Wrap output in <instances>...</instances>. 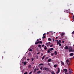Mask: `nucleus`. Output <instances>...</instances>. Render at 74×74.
Listing matches in <instances>:
<instances>
[{"label": "nucleus", "instance_id": "obj_1", "mask_svg": "<svg viewBox=\"0 0 74 74\" xmlns=\"http://www.w3.org/2000/svg\"><path fill=\"white\" fill-rule=\"evenodd\" d=\"M43 70H46L47 72L49 71V68L46 67H44L43 68Z\"/></svg>", "mask_w": 74, "mask_h": 74}, {"label": "nucleus", "instance_id": "obj_2", "mask_svg": "<svg viewBox=\"0 0 74 74\" xmlns=\"http://www.w3.org/2000/svg\"><path fill=\"white\" fill-rule=\"evenodd\" d=\"M53 48L49 49L47 51L48 53H50V51H53Z\"/></svg>", "mask_w": 74, "mask_h": 74}, {"label": "nucleus", "instance_id": "obj_3", "mask_svg": "<svg viewBox=\"0 0 74 74\" xmlns=\"http://www.w3.org/2000/svg\"><path fill=\"white\" fill-rule=\"evenodd\" d=\"M69 52H72V47H70L69 48Z\"/></svg>", "mask_w": 74, "mask_h": 74}, {"label": "nucleus", "instance_id": "obj_4", "mask_svg": "<svg viewBox=\"0 0 74 74\" xmlns=\"http://www.w3.org/2000/svg\"><path fill=\"white\" fill-rule=\"evenodd\" d=\"M58 71L56 73L58 74H59V73H60V68H58Z\"/></svg>", "mask_w": 74, "mask_h": 74}, {"label": "nucleus", "instance_id": "obj_5", "mask_svg": "<svg viewBox=\"0 0 74 74\" xmlns=\"http://www.w3.org/2000/svg\"><path fill=\"white\" fill-rule=\"evenodd\" d=\"M67 71V70L66 69H64L63 70V72L64 73V72H65L64 73H66Z\"/></svg>", "mask_w": 74, "mask_h": 74}, {"label": "nucleus", "instance_id": "obj_6", "mask_svg": "<svg viewBox=\"0 0 74 74\" xmlns=\"http://www.w3.org/2000/svg\"><path fill=\"white\" fill-rule=\"evenodd\" d=\"M31 67H32V64H30L29 65H28V69H30L31 68Z\"/></svg>", "mask_w": 74, "mask_h": 74}, {"label": "nucleus", "instance_id": "obj_7", "mask_svg": "<svg viewBox=\"0 0 74 74\" xmlns=\"http://www.w3.org/2000/svg\"><path fill=\"white\" fill-rule=\"evenodd\" d=\"M50 43V42H49L47 43H46L45 45H47V47H48V46H49V44Z\"/></svg>", "mask_w": 74, "mask_h": 74}, {"label": "nucleus", "instance_id": "obj_8", "mask_svg": "<svg viewBox=\"0 0 74 74\" xmlns=\"http://www.w3.org/2000/svg\"><path fill=\"white\" fill-rule=\"evenodd\" d=\"M28 56H29V57H30V56H32V54L31 53H30V52H29L28 54Z\"/></svg>", "mask_w": 74, "mask_h": 74}, {"label": "nucleus", "instance_id": "obj_9", "mask_svg": "<svg viewBox=\"0 0 74 74\" xmlns=\"http://www.w3.org/2000/svg\"><path fill=\"white\" fill-rule=\"evenodd\" d=\"M62 65L63 66H64V62H63L62 61H60Z\"/></svg>", "mask_w": 74, "mask_h": 74}, {"label": "nucleus", "instance_id": "obj_10", "mask_svg": "<svg viewBox=\"0 0 74 74\" xmlns=\"http://www.w3.org/2000/svg\"><path fill=\"white\" fill-rule=\"evenodd\" d=\"M66 63H67V64H69V60H68V59H67L66 61Z\"/></svg>", "mask_w": 74, "mask_h": 74}, {"label": "nucleus", "instance_id": "obj_11", "mask_svg": "<svg viewBox=\"0 0 74 74\" xmlns=\"http://www.w3.org/2000/svg\"><path fill=\"white\" fill-rule=\"evenodd\" d=\"M73 55H74V54L73 53H72L70 54V56H73Z\"/></svg>", "mask_w": 74, "mask_h": 74}, {"label": "nucleus", "instance_id": "obj_12", "mask_svg": "<svg viewBox=\"0 0 74 74\" xmlns=\"http://www.w3.org/2000/svg\"><path fill=\"white\" fill-rule=\"evenodd\" d=\"M39 43V41L38 42H35V45H37V44H38Z\"/></svg>", "mask_w": 74, "mask_h": 74}, {"label": "nucleus", "instance_id": "obj_13", "mask_svg": "<svg viewBox=\"0 0 74 74\" xmlns=\"http://www.w3.org/2000/svg\"><path fill=\"white\" fill-rule=\"evenodd\" d=\"M64 48L65 49H69V47H68V46H66V47H64Z\"/></svg>", "mask_w": 74, "mask_h": 74}, {"label": "nucleus", "instance_id": "obj_14", "mask_svg": "<svg viewBox=\"0 0 74 74\" xmlns=\"http://www.w3.org/2000/svg\"><path fill=\"white\" fill-rule=\"evenodd\" d=\"M56 41H57V45H59V41L58 40H56Z\"/></svg>", "mask_w": 74, "mask_h": 74}, {"label": "nucleus", "instance_id": "obj_15", "mask_svg": "<svg viewBox=\"0 0 74 74\" xmlns=\"http://www.w3.org/2000/svg\"><path fill=\"white\" fill-rule=\"evenodd\" d=\"M61 36H64V34H65V33H62V34H60Z\"/></svg>", "mask_w": 74, "mask_h": 74}, {"label": "nucleus", "instance_id": "obj_16", "mask_svg": "<svg viewBox=\"0 0 74 74\" xmlns=\"http://www.w3.org/2000/svg\"><path fill=\"white\" fill-rule=\"evenodd\" d=\"M69 73L70 74H71L72 73V72H71V71L70 69L69 70Z\"/></svg>", "mask_w": 74, "mask_h": 74}, {"label": "nucleus", "instance_id": "obj_17", "mask_svg": "<svg viewBox=\"0 0 74 74\" xmlns=\"http://www.w3.org/2000/svg\"><path fill=\"white\" fill-rule=\"evenodd\" d=\"M51 61V59L49 58V60H48V62H50Z\"/></svg>", "mask_w": 74, "mask_h": 74}, {"label": "nucleus", "instance_id": "obj_18", "mask_svg": "<svg viewBox=\"0 0 74 74\" xmlns=\"http://www.w3.org/2000/svg\"><path fill=\"white\" fill-rule=\"evenodd\" d=\"M41 71H38L37 72V74H41Z\"/></svg>", "mask_w": 74, "mask_h": 74}, {"label": "nucleus", "instance_id": "obj_19", "mask_svg": "<svg viewBox=\"0 0 74 74\" xmlns=\"http://www.w3.org/2000/svg\"><path fill=\"white\" fill-rule=\"evenodd\" d=\"M44 49H45V50H47V46H45Z\"/></svg>", "mask_w": 74, "mask_h": 74}, {"label": "nucleus", "instance_id": "obj_20", "mask_svg": "<svg viewBox=\"0 0 74 74\" xmlns=\"http://www.w3.org/2000/svg\"><path fill=\"white\" fill-rule=\"evenodd\" d=\"M39 44H42V41H39Z\"/></svg>", "mask_w": 74, "mask_h": 74}, {"label": "nucleus", "instance_id": "obj_21", "mask_svg": "<svg viewBox=\"0 0 74 74\" xmlns=\"http://www.w3.org/2000/svg\"><path fill=\"white\" fill-rule=\"evenodd\" d=\"M27 63V62H24V66H26V64Z\"/></svg>", "mask_w": 74, "mask_h": 74}, {"label": "nucleus", "instance_id": "obj_22", "mask_svg": "<svg viewBox=\"0 0 74 74\" xmlns=\"http://www.w3.org/2000/svg\"><path fill=\"white\" fill-rule=\"evenodd\" d=\"M48 41H51V38H48Z\"/></svg>", "mask_w": 74, "mask_h": 74}, {"label": "nucleus", "instance_id": "obj_23", "mask_svg": "<svg viewBox=\"0 0 74 74\" xmlns=\"http://www.w3.org/2000/svg\"><path fill=\"white\" fill-rule=\"evenodd\" d=\"M54 54L55 55H57V51H56L54 52Z\"/></svg>", "mask_w": 74, "mask_h": 74}, {"label": "nucleus", "instance_id": "obj_24", "mask_svg": "<svg viewBox=\"0 0 74 74\" xmlns=\"http://www.w3.org/2000/svg\"><path fill=\"white\" fill-rule=\"evenodd\" d=\"M45 56H44L42 57V59H44L45 58Z\"/></svg>", "mask_w": 74, "mask_h": 74}, {"label": "nucleus", "instance_id": "obj_25", "mask_svg": "<svg viewBox=\"0 0 74 74\" xmlns=\"http://www.w3.org/2000/svg\"><path fill=\"white\" fill-rule=\"evenodd\" d=\"M51 73L52 74H55V73H54V72L53 71L51 72Z\"/></svg>", "mask_w": 74, "mask_h": 74}, {"label": "nucleus", "instance_id": "obj_26", "mask_svg": "<svg viewBox=\"0 0 74 74\" xmlns=\"http://www.w3.org/2000/svg\"><path fill=\"white\" fill-rule=\"evenodd\" d=\"M54 55V53H51V56H53V55Z\"/></svg>", "mask_w": 74, "mask_h": 74}, {"label": "nucleus", "instance_id": "obj_27", "mask_svg": "<svg viewBox=\"0 0 74 74\" xmlns=\"http://www.w3.org/2000/svg\"><path fill=\"white\" fill-rule=\"evenodd\" d=\"M56 67H57V65L56 64H55L54 65V67L55 68H56Z\"/></svg>", "mask_w": 74, "mask_h": 74}, {"label": "nucleus", "instance_id": "obj_28", "mask_svg": "<svg viewBox=\"0 0 74 74\" xmlns=\"http://www.w3.org/2000/svg\"><path fill=\"white\" fill-rule=\"evenodd\" d=\"M36 70H37V69H35L34 70V73H36Z\"/></svg>", "mask_w": 74, "mask_h": 74}, {"label": "nucleus", "instance_id": "obj_29", "mask_svg": "<svg viewBox=\"0 0 74 74\" xmlns=\"http://www.w3.org/2000/svg\"><path fill=\"white\" fill-rule=\"evenodd\" d=\"M38 48H40V47H41V45H39L38 46Z\"/></svg>", "mask_w": 74, "mask_h": 74}, {"label": "nucleus", "instance_id": "obj_30", "mask_svg": "<svg viewBox=\"0 0 74 74\" xmlns=\"http://www.w3.org/2000/svg\"><path fill=\"white\" fill-rule=\"evenodd\" d=\"M43 64L41 63L40 64H39L40 66H43Z\"/></svg>", "mask_w": 74, "mask_h": 74}, {"label": "nucleus", "instance_id": "obj_31", "mask_svg": "<svg viewBox=\"0 0 74 74\" xmlns=\"http://www.w3.org/2000/svg\"><path fill=\"white\" fill-rule=\"evenodd\" d=\"M48 59V57H46L45 58V60H46V59Z\"/></svg>", "mask_w": 74, "mask_h": 74}, {"label": "nucleus", "instance_id": "obj_32", "mask_svg": "<svg viewBox=\"0 0 74 74\" xmlns=\"http://www.w3.org/2000/svg\"><path fill=\"white\" fill-rule=\"evenodd\" d=\"M42 38L44 39V38H46V37H45V36H43Z\"/></svg>", "mask_w": 74, "mask_h": 74}, {"label": "nucleus", "instance_id": "obj_33", "mask_svg": "<svg viewBox=\"0 0 74 74\" xmlns=\"http://www.w3.org/2000/svg\"><path fill=\"white\" fill-rule=\"evenodd\" d=\"M31 59H32V61H33L34 60V58H32Z\"/></svg>", "mask_w": 74, "mask_h": 74}, {"label": "nucleus", "instance_id": "obj_34", "mask_svg": "<svg viewBox=\"0 0 74 74\" xmlns=\"http://www.w3.org/2000/svg\"><path fill=\"white\" fill-rule=\"evenodd\" d=\"M53 42H55V40H54V38H53Z\"/></svg>", "mask_w": 74, "mask_h": 74}, {"label": "nucleus", "instance_id": "obj_35", "mask_svg": "<svg viewBox=\"0 0 74 74\" xmlns=\"http://www.w3.org/2000/svg\"><path fill=\"white\" fill-rule=\"evenodd\" d=\"M59 45L60 47H61V46H62V45H61V44H60V43H59Z\"/></svg>", "mask_w": 74, "mask_h": 74}, {"label": "nucleus", "instance_id": "obj_36", "mask_svg": "<svg viewBox=\"0 0 74 74\" xmlns=\"http://www.w3.org/2000/svg\"><path fill=\"white\" fill-rule=\"evenodd\" d=\"M64 41H63L62 42V44H63V43H64Z\"/></svg>", "mask_w": 74, "mask_h": 74}, {"label": "nucleus", "instance_id": "obj_37", "mask_svg": "<svg viewBox=\"0 0 74 74\" xmlns=\"http://www.w3.org/2000/svg\"><path fill=\"white\" fill-rule=\"evenodd\" d=\"M42 66H41L40 68L41 70H42Z\"/></svg>", "mask_w": 74, "mask_h": 74}, {"label": "nucleus", "instance_id": "obj_38", "mask_svg": "<svg viewBox=\"0 0 74 74\" xmlns=\"http://www.w3.org/2000/svg\"><path fill=\"white\" fill-rule=\"evenodd\" d=\"M72 34H74V31H73V32H72Z\"/></svg>", "mask_w": 74, "mask_h": 74}, {"label": "nucleus", "instance_id": "obj_39", "mask_svg": "<svg viewBox=\"0 0 74 74\" xmlns=\"http://www.w3.org/2000/svg\"><path fill=\"white\" fill-rule=\"evenodd\" d=\"M36 51L38 52V49H37H37H36Z\"/></svg>", "mask_w": 74, "mask_h": 74}, {"label": "nucleus", "instance_id": "obj_40", "mask_svg": "<svg viewBox=\"0 0 74 74\" xmlns=\"http://www.w3.org/2000/svg\"><path fill=\"white\" fill-rule=\"evenodd\" d=\"M29 51H31V52H32V49H30V50H29Z\"/></svg>", "mask_w": 74, "mask_h": 74}, {"label": "nucleus", "instance_id": "obj_41", "mask_svg": "<svg viewBox=\"0 0 74 74\" xmlns=\"http://www.w3.org/2000/svg\"><path fill=\"white\" fill-rule=\"evenodd\" d=\"M53 47V45H51L50 46V47Z\"/></svg>", "mask_w": 74, "mask_h": 74}, {"label": "nucleus", "instance_id": "obj_42", "mask_svg": "<svg viewBox=\"0 0 74 74\" xmlns=\"http://www.w3.org/2000/svg\"><path fill=\"white\" fill-rule=\"evenodd\" d=\"M27 74V72H25L24 73V74Z\"/></svg>", "mask_w": 74, "mask_h": 74}, {"label": "nucleus", "instance_id": "obj_43", "mask_svg": "<svg viewBox=\"0 0 74 74\" xmlns=\"http://www.w3.org/2000/svg\"><path fill=\"white\" fill-rule=\"evenodd\" d=\"M59 42L60 43L61 42V40H59Z\"/></svg>", "mask_w": 74, "mask_h": 74}, {"label": "nucleus", "instance_id": "obj_44", "mask_svg": "<svg viewBox=\"0 0 74 74\" xmlns=\"http://www.w3.org/2000/svg\"><path fill=\"white\" fill-rule=\"evenodd\" d=\"M58 37H56V40H57L58 39Z\"/></svg>", "mask_w": 74, "mask_h": 74}, {"label": "nucleus", "instance_id": "obj_45", "mask_svg": "<svg viewBox=\"0 0 74 74\" xmlns=\"http://www.w3.org/2000/svg\"><path fill=\"white\" fill-rule=\"evenodd\" d=\"M44 47V45H43L42 46V47Z\"/></svg>", "mask_w": 74, "mask_h": 74}, {"label": "nucleus", "instance_id": "obj_46", "mask_svg": "<svg viewBox=\"0 0 74 74\" xmlns=\"http://www.w3.org/2000/svg\"><path fill=\"white\" fill-rule=\"evenodd\" d=\"M39 41V39H37V41L38 42Z\"/></svg>", "mask_w": 74, "mask_h": 74}, {"label": "nucleus", "instance_id": "obj_47", "mask_svg": "<svg viewBox=\"0 0 74 74\" xmlns=\"http://www.w3.org/2000/svg\"><path fill=\"white\" fill-rule=\"evenodd\" d=\"M37 55H39V54H40V52H38L37 53Z\"/></svg>", "mask_w": 74, "mask_h": 74}, {"label": "nucleus", "instance_id": "obj_48", "mask_svg": "<svg viewBox=\"0 0 74 74\" xmlns=\"http://www.w3.org/2000/svg\"><path fill=\"white\" fill-rule=\"evenodd\" d=\"M42 55H43V54H42V53H41V56H42Z\"/></svg>", "mask_w": 74, "mask_h": 74}, {"label": "nucleus", "instance_id": "obj_49", "mask_svg": "<svg viewBox=\"0 0 74 74\" xmlns=\"http://www.w3.org/2000/svg\"><path fill=\"white\" fill-rule=\"evenodd\" d=\"M45 34H43V36H45Z\"/></svg>", "mask_w": 74, "mask_h": 74}, {"label": "nucleus", "instance_id": "obj_50", "mask_svg": "<svg viewBox=\"0 0 74 74\" xmlns=\"http://www.w3.org/2000/svg\"><path fill=\"white\" fill-rule=\"evenodd\" d=\"M72 51H73V52H74V49L72 50Z\"/></svg>", "mask_w": 74, "mask_h": 74}, {"label": "nucleus", "instance_id": "obj_51", "mask_svg": "<svg viewBox=\"0 0 74 74\" xmlns=\"http://www.w3.org/2000/svg\"><path fill=\"white\" fill-rule=\"evenodd\" d=\"M65 74H69V73H65Z\"/></svg>", "mask_w": 74, "mask_h": 74}, {"label": "nucleus", "instance_id": "obj_52", "mask_svg": "<svg viewBox=\"0 0 74 74\" xmlns=\"http://www.w3.org/2000/svg\"><path fill=\"white\" fill-rule=\"evenodd\" d=\"M27 60H29V59H27Z\"/></svg>", "mask_w": 74, "mask_h": 74}, {"label": "nucleus", "instance_id": "obj_53", "mask_svg": "<svg viewBox=\"0 0 74 74\" xmlns=\"http://www.w3.org/2000/svg\"><path fill=\"white\" fill-rule=\"evenodd\" d=\"M66 11H67L68 12H69V10H66Z\"/></svg>", "mask_w": 74, "mask_h": 74}, {"label": "nucleus", "instance_id": "obj_54", "mask_svg": "<svg viewBox=\"0 0 74 74\" xmlns=\"http://www.w3.org/2000/svg\"><path fill=\"white\" fill-rule=\"evenodd\" d=\"M39 40L40 41V40H41V39H39Z\"/></svg>", "mask_w": 74, "mask_h": 74}, {"label": "nucleus", "instance_id": "obj_55", "mask_svg": "<svg viewBox=\"0 0 74 74\" xmlns=\"http://www.w3.org/2000/svg\"><path fill=\"white\" fill-rule=\"evenodd\" d=\"M47 35L49 34V33H47Z\"/></svg>", "mask_w": 74, "mask_h": 74}, {"label": "nucleus", "instance_id": "obj_56", "mask_svg": "<svg viewBox=\"0 0 74 74\" xmlns=\"http://www.w3.org/2000/svg\"><path fill=\"white\" fill-rule=\"evenodd\" d=\"M40 49H41V47H40Z\"/></svg>", "mask_w": 74, "mask_h": 74}, {"label": "nucleus", "instance_id": "obj_57", "mask_svg": "<svg viewBox=\"0 0 74 74\" xmlns=\"http://www.w3.org/2000/svg\"><path fill=\"white\" fill-rule=\"evenodd\" d=\"M73 58H74V56L73 57Z\"/></svg>", "mask_w": 74, "mask_h": 74}]
</instances>
